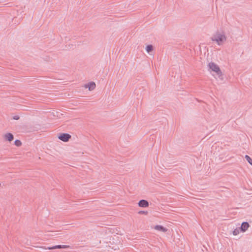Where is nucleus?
<instances>
[{
    "label": "nucleus",
    "instance_id": "obj_1",
    "mask_svg": "<svg viewBox=\"0 0 252 252\" xmlns=\"http://www.w3.org/2000/svg\"><path fill=\"white\" fill-rule=\"evenodd\" d=\"M105 242L106 246L113 251L119 250L122 246L121 238L117 235L110 236L106 239Z\"/></svg>",
    "mask_w": 252,
    "mask_h": 252
},
{
    "label": "nucleus",
    "instance_id": "obj_2",
    "mask_svg": "<svg viewBox=\"0 0 252 252\" xmlns=\"http://www.w3.org/2000/svg\"><path fill=\"white\" fill-rule=\"evenodd\" d=\"M211 40L213 42L220 46L226 41V37L223 32L217 31L212 34Z\"/></svg>",
    "mask_w": 252,
    "mask_h": 252
},
{
    "label": "nucleus",
    "instance_id": "obj_3",
    "mask_svg": "<svg viewBox=\"0 0 252 252\" xmlns=\"http://www.w3.org/2000/svg\"><path fill=\"white\" fill-rule=\"evenodd\" d=\"M208 66L209 70L213 73V75H218L219 76L221 75V71L219 66L215 63L211 62L208 63Z\"/></svg>",
    "mask_w": 252,
    "mask_h": 252
},
{
    "label": "nucleus",
    "instance_id": "obj_4",
    "mask_svg": "<svg viewBox=\"0 0 252 252\" xmlns=\"http://www.w3.org/2000/svg\"><path fill=\"white\" fill-rule=\"evenodd\" d=\"M58 138L61 141L66 142L70 139L71 135L68 133H62L58 135Z\"/></svg>",
    "mask_w": 252,
    "mask_h": 252
},
{
    "label": "nucleus",
    "instance_id": "obj_5",
    "mask_svg": "<svg viewBox=\"0 0 252 252\" xmlns=\"http://www.w3.org/2000/svg\"><path fill=\"white\" fill-rule=\"evenodd\" d=\"M83 87L85 89H88L90 91H92L95 89L96 84L94 82H89L84 84Z\"/></svg>",
    "mask_w": 252,
    "mask_h": 252
},
{
    "label": "nucleus",
    "instance_id": "obj_6",
    "mask_svg": "<svg viewBox=\"0 0 252 252\" xmlns=\"http://www.w3.org/2000/svg\"><path fill=\"white\" fill-rule=\"evenodd\" d=\"M3 137L5 141L9 142H11L14 140V136L11 133H6L3 135Z\"/></svg>",
    "mask_w": 252,
    "mask_h": 252
},
{
    "label": "nucleus",
    "instance_id": "obj_7",
    "mask_svg": "<svg viewBox=\"0 0 252 252\" xmlns=\"http://www.w3.org/2000/svg\"><path fill=\"white\" fill-rule=\"evenodd\" d=\"M154 229L158 231L165 233L168 231L167 228L161 225H156L154 227Z\"/></svg>",
    "mask_w": 252,
    "mask_h": 252
},
{
    "label": "nucleus",
    "instance_id": "obj_8",
    "mask_svg": "<svg viewBox=\"0 0 252 252\" xmlns=\"http://www.w3.org/2000/svg\"><path fill=\"white\" fill-rule=\"evenodd\" d=\"M69 248V246L68 245H56L51 247H48L46 248V250H54L57 249H68Z\"/></svg>",
    "mask_w": 252,
    "mask_h": 252
},
{
    "label": "nucleus",
    "instance_id": "obj_9",
    "mask_svg": "<svg viewBox=\"0 0 252 252\" xmlns=\"http://www.w3.org/2000/svg\"><path fill=\"white\" fill-rule=\"evenodd\" d=\"M250 227L249 224L247 222H243L241 226L240 230L242 232L246 231Z\"/></svg>",
    "mask_w": 252,
    "mask_h": 252
},
{
    "label": "nucleus",
    "instance_id": "obj_10",
    "mask_svg": "<svg viewBox=\"0 0 252 252\" xmlns=\"http://www.w3.org/2000/svg\"><path fill=\"white\" fill-rule=\"evenodd\" d=\"M138 206L142 208H146L149 206V203L146 200H141L139 201Z\"/></svg>",
    "mask_w": 252,
    "mask_h": 252
},
{
    "label": "nucleus",
    "instance_id": "obj_11",
    "mask_svg": "<svg viewBox=\"0 0 252 252\" xmlns=\"http://www.w3.org/2000/svg\"><path fill=\"white\" fill-rule=\"evenodd\" d=\"M153 50V47L152 45H148L146 47V51L147 53H150Z\"/></svg>",
    "mask_w": 252,
    "mask_h": 252
},
{
    "label": "nucleus",
    "instance_id": "obj_12",
    "mask_svg": "<svg viewBox=\"0 0 252 252\" xmlns=\"http://www.w3.org/2000/svg\"><path fill=\"white\" fill-rule=\"evenodd\" d=\"M14 144L17 147H20L22 146V143L20 140L17 139L14 141Z\"/></svg>",
    "mask_w": 252,
    "mask_h": 252
},
{
    "label": "nucleus",
    "instance_id": "obj_13",
    "mask_svg": "<svg viewBox=\"0 0 252 252\" xmlns=\"http://www.w3.org/2000/svg\"><path fill=\"white\" fill-rule=\"evenodd\" d=\"M240 230H240L238 228L235 229L233 231V232H232L233 235H234V236H236V235H238L240 233Z\"/></svg>",
    "mask_w": 252,
    "mask_h": 252
},
{
    "label": "nucleus",
    "instance_id": "obj_14",
    "mask_svg": "<svg viewBox=\"0 0 252 252\" xmlns=\"http://www.w3.org/2000/svg\"><path fill=\"white\" fill-rule=\"evenodd\" d=\"M245 158L248 161V162L251 165H252V159H251V158L249 156L247 155L245 156Z\"/></svg>",
    "mask_w": 252,
    "mask_h": 252
},
{
    "label": "nucleus",
    "instance_id": "obj_15",
    "mask_svg": "<svg viewBox=\"0 0 252 252\" xmlns=\"http://www.w3.org/2000/svg\"><path fill=\"white\" fill-rule=\"evenodd\" d=\"M139 214H144V215H147L148 214V212L147 211H140L139 212Z\"/></svg>",
    "mask_w": 252,
    "mask_h": 252
},
{
    "label": "nucleus",
    "instance_id": "obj_16",
    "mask_svg": "<svg viewBox=\"0 0 252 252\" xmlns=\"http://www.w3.org/2000/svg\"><path fill=\"white\" fill-rule=\"evenodd\" d=\"M19 119V116H18V115H16V116H14V117H13V119H14V120H18Z\"/></svg>",
    "mask_w": 252,
    "mask_h": 252
}]
</instances>
